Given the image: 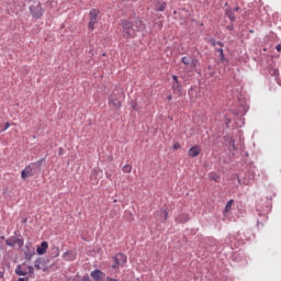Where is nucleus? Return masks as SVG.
I'll return each instance as SVG.
<instances>
[{
    "label": "nucleus",
    "mask_w": 281,
    "mask_h": 281,
    "mask_svg": "<svg viewBox=\"0 0 281 281\" xmlns=\"http://www.w3.org/2000/svg\"><path fill=\"white\" fill-rule=\"evenodd\" d=\"M121 25L123 27L122 34L124 38H135L137 32H144L146 30V25L142 20H135L134 22L122 20Z\"/></svg>",
    "instance_id": "obj_1"
},
{
    "label": "nucleus",
    "mask_w": 281,
    "mask_h": 281,
    "mask_svg": "<svg viewBox=\"0 0 281 281\" xmlns=\"http://www.w3.org/2000/svg\"><path fill=\"white\" fill-rule=\"evenodd\" d=\"M122 98H124V94L120 90H114L110 95L109 104L115 109H120L122 106Z\"/></svg>",
    "instance_id": "obj_2"
},
{
    "label": "nucleus",
    "mask_w": 281,
    "mask_h": 281,
    "mask_svg": "<svg viewBox=\"0 0 281 281\" xmlns=\"http://www.w3.org/2000/svg\"><path fill=\"white\" fill-rule=\"evenodd\" d=\"M30 12L33 19H41L43 16V7L40 4V2H34L30 7Z\"/></svg>",
    "instance_id": "obj_3"
},
{
    "label": "nucleus",
    "mask_w": 281,
    "mask_h": 281,
    "mask_svg": "<svg viewBox=\"0 0 281 281\" xmlns=\"http://www.w3.org/2000/svg\"><path fill=\"white\" fill-rule=\"evenodd\" d=\"M211 45H213V47H215L216 52H218L220 54V60L222 63H227V59L225 58V53H223V43L217 42L214 38L210 40Z\"/></svg>",
    "instance_id": "obj_4"
},
{
    "label": "nucleus",
    "mask_w": 281,
    "mask_h": 281,
    "mask_svg": "<svg viewBox=\"0 0 281 281\" xmlns=\"http://www.w3.org/2000/svg\"><path fill=\"white\" fill-rule=\"evenodd\" d=\"M126 255L124 254H116L113 257L114 265L112 266V269H120V267H124L126 265Z\"/></svg>",
    "instance_id": "obj_5"
},
{
    "label": "nucleus",
    "mask_w": 281,
    "mask_h": 281,
    "mask_svg": "<svg viewBox=\"0 0 281 281\" xmlns=\"http://www.w3.org/2000/svg\"><path fill=\"white\" fill-rule=\"evenodd\" d=\"M16 276H30L34 273V268L32 266H18L15 268Z\"/></svg>",
    "instance_id": "obj_6"
},
{
    "label": "nucleus",
    "mask_w": 281,
    "mask_h": 281,
    "mask_svg": "<svg viewBox=\"0 0 281 281\" xmlns=\"http://www.w3.org/2000/svg\"><path fill=\"white\" fill-rule=\"evenodd\" d=\"M89 14L90 21L88 27L93 31L95 29V23H98V14H100V11L98 9H91Z\"/></svg>",
    "instance_id": "obj_7"
},
{
    "label": "nucleus",
    "mask_w": 281,
    "mask_h": 281,
    "mask_svg": "<svg viewBox=\"0 0 281 281\" xmlns=\"http://www.w3.org/2000/svg\"><path fill=\"white\" fill-rule=\"evenodd\" d=\"M49 248V244L47 241H42L40 246H37L36 251L38 256H45L47 254V249Z\"/></svg>",
    "instance_id": "obj_8"
},
{
    "label": "nucleus",
    "mask_w": 281,
    "mask_h": 281,
    "mask_svg": "<svg viewBox=\"0 0 281 281\" xmlns=\"http://www.w3.org/2000/svg\"><path fill=\"white\" fill-rule=\"evenodd\" d=\"M201 155V146L194 145L188 150V157H199Z\"/></svg>",
    "instance_id": "obj_9"
},
{
    "label": "nucleus",
    "mask_w": 281,
    "mask_h": 281,
    "mask_svg": "<svg viewBox=\"0 0 281 281\" xmlns=\"http://www.w3.org/2000/svg\"><path fill=\"white\" fill-rule=\"evenodd\" d=\"M90 276L94 281H102L104 279V272H102V270H98V269L91 271Z\"/></svg>",
    "instance_id": "obj_10"
},
{
    "label": "nucleus",
    "mask_w": 281,
    "mask_h": 281,
    "mask_svg": "<svg viewBox=\"0 0 281 281\" xmlns=\"http://www.w3.org/2000/svg\"><path fill=\"white\" fill-rule=\"evenodd\" d=\"M24 256L26 260H32V256H34V248L32 246H25Z\"/></svg>",
    "instance_id": "obj_11"
},
{
    "label": "nucleus",
    "mask_w": 281,
    "mask_h": 281,
    "mask_svg": "<svg viewBox=\"0 0 281 281\" xmlns=\"http://www.w3.org/2000/svg\"><path fill=\"white\" fill-rule=\"evenodd\" d=\"M34 173H32V166L25 167L24 170L21 172L22 179H27V177H32Z\"/></svg>",
    "instance_id": "obj_12"
},
{
    "label": "nucleus",
    "mask_w": 281,
    "mask_h": 281,
    "mask_svg": "<svg viewBox=\"0 0 281 281\" xmlns=\"http://www.w3.org/2000/svg\"><path fill=\"white\" fill-rule=\"evenodd\" d=\"M64 260H67L68 262H71V260H76V252H74V251H66L64 254Z\"/></svg>",
    "instance_id": "obj_13"
},
{
    "label": "nucleus",
    "mask_w": 281,
    "mask_h": 281,
    "mask_svg": "<svg viewBox=\"0 0 281 281\" xmlns=\"http://www.w3.org/2000/svg\"><path fill=\"white\" fill-rule=\"evenodd\" d=\"M34 267L37 270H41L45 267V260L38 258L37 260L34 261Z\"/></svg>",
    "instance_id": "obj_14"
},
{
    "label": "nucleus",
    "mask_w": 281,
    "mask_h": 281,
    "mask_svg": "<svg viewBox=\"0 0 281 281\" xmlns=\"http://www.w3.org/2000/svg\"><path fill=\"white\" fill-rule=\"evenodd\" d=\"M155 10L157 12H164L166 10V2H157Z\"/></svg>",
    "instance_id": "obj_15"
},
{
    "label": "nucleus",
    "mask_w": 281,
    "mask_h": 281,
    "mask_svg": "<svg viewBox=\"0 0 281 281\" xmlns=\"http://www.w3.org/2000/svg\"><path fill=\"white\" fill-rule=\"evenodd\" d=\"M172 91L173 93H181V85L178 82L172 83Z\"/></svg>",
    "instance_id": "obj_16"
},
{
    "label": "nucleus",
    "mask_w": 281,
    "mask_h": 281,
    "mask_svg": "<svg viewBox=\"0 0 281 281\" xmlns=\"http://www.w3.org/2000/svg\"><path fill=\"white\" fill-rule=\"evenodd\" d=\"M226 16H228L229 21H236V15L232 9L226 10Z\"/></svg>",
    "instance_id": "obj_17"
},
{
    "label": "nucleus",
    "mask_w": 281,
    "mask_h": 281,
    "mask_svg": "<svg viewBox=\"0 0 281 281\" xmlns=\"http://www.w3.org/2000/svg\"><path fill=\"white\" fill-rule=\"evenodd\" d=\"M181 63H183L186 67H190V63H192V57H182Z\"/></svg>",
    "instance_id": "obj_18"
},
{
    "label": "nucleus",
    "mask_w": 281,
    "mask_h": 281,
    "mask_svg": "<svg viewBox=\"0 0 281 281\" xmlns=\"http://www.w3.org/2000/svg\"><path fill=\"white\" fill-rule=\"evenodd\" d=\"M232 205H234V200H229L225 206L224 212L227 214L228 212L232 211Z\"/></svg>",
    "instance_id": "obj_19"
},
{
    "label": "nucleus",
    "mask_w": 281,
    "mask_h": 281,
    "mask_svg": "<svg viewBox=\"0 0 281 281\" xmlns=\"http://www.w3.org/2000/svg\"><path fill=\"white\" fill-rule=\"evenodd\" d=\"M199 60L191 57V63L189 64L190 69H195Z\"/></svg>",
    "instance_id": "obj_20"
},
{
    "label": "nucleus",
    "mask_w": 281,
    "mask_h": 281,
    "mask_svg": "<svg viewBox=\"0 0 281 281\" xmlns=\"http://www.w3.org/2000/svg\"><path fill=\"white\" fill-rule=\"evenodd\" d=\"M10 128V123H5L4 126L0 125V133H5Z\"/></svg>",
    "instance_id": "obj_21"
},
{
    "label": "nucleus",
    "mask_w": 281,
    "mask_h": 281,
    "mask_svg": "<svg viewBox=\"0 0 281 281\" xmlns=\"http://www.w3.org/2000/svg\"><path fill=\"white\" fill-rule=\"evenodd\" d=\"M5 245H8V247H14V245H16V240L9 238L5 240Z\"/></svg>",
    "instance_id": "obj_22"
},
{
    "label": "nucleus",
    "mask_w": 281,
    "mask_h": 281,
    "mask_svg": "<svg viewBox=\"0 0 281 281\" xmlns=\"http://www.w3.org/2000/svg\"><path fill=\"white\" fill-rule=\"evenodd\" d=\"M160 216L164 218V221H168V211L167 210H161L160 211Z\"/></svg>",
    "instance_id": "obj_23"
},
{
    "label": "nucleus",
    "mask_w": 281,
    "mask_h": 281,
    "mask_svg": "<svg viewBox=\"0 0 281 281\" xmlns=\"http://www.w3.org/2000/svg\"><path fill=\"white\" fill-rule=\"evenodd\" d=\"M133 170V167L131 165H125L123 167V172H127V173H131Z\"/></svg>",
    "instance_id": "obj_24"
},
{
    "label": "nucleus",
    "mask_w": 281,
    "mask_h": 281,
    "mask_svg": "<svg viewBox=\"0 0 281 281\" xmlns=\"http://www.w3.org/2000/svg\"><path fill=\"white\" fill-rule=\"evenodd\" d=\"M211 179H212L213 181H216V183H218V181H221V176H218V175H213V176H211Z\"/></svg>",
    "instance_id": "obj_25"
},
{
    "label": "nucleus",
    "mask_w": 281,
    "mask_h": 281,
    "mask_svg": "<svg viewBox=\"0 0 281 281\" xmlns=\"http://www.w3.org/2000/svg\"><path fill=\"white\" fill-rule=\"evenodd\" d=\"M45 161V158H42V159H40L38 161H36L35 164H34V166H37L38 168H41L42 166H43V162Z\"/></svg>",
    "instance_id": "obj_26"
},
{
    "label": "nucleus",
    "mask_w": 281,
    "mask_h": 281,
    "mask_svg": "<svg viewBox=\"0 0 281 281\" xmlns=\"http://www.w3.org/2000/svg\"><path fill=\"white\" fill-rule=\"evenodd\" d=\"M179 148H181V144L175 143L173 144V150H179Z\"/></svg>",
    "instance_id": "obj_27"
},
{
    "label": "nucleus",
    "mask_w": 281,
    "mask_h": 281,
    "mask_svg": "<svg viewBox=\"0 0 281 281\" xmlns=\"http://www.w3.org/2000/svg\"><path fill=\"white\" fill-rule=\"evenodd\" d=\"M3 240H5V237H0V249H3Z\"/></svg>",
    "instance_id": "obj_28"
},
{
    "label": "nucleus",
    "mask_w": 281,
    "mask_h": 281,
    "mask_svg": "<svg viewBox=\"0 0 281 281\" xmlns=\"http://www.w3.org/2000/svg\"><path fill=\"white\" fill-rule=\"evenodd\" d=\"M172 80L173 82H179V78L176 75L172 76Z\"/></svg>",
    "instance_id": "obj_29"
},
{
    "label": "nucleus",
    "mask_w": 281,
    "mask_h": 281,
    "mask_svg": "<svg viewBox=\"0 0 281 281\" xmlns=\"http://www.w3.org/2000/svg\"><path fill=\"white\" fill-rule=\"evenodd\" d=\"M58 155H63V147L58 148Z\"/></svg>",
    "instance_id": "obj_30"
},
{
    "label": "nucleus",
    "mask_w": 281,
    "mask_h": 281,
    "mask_svg": "<svg viewBox=\"0 0 281 281\" xmlns=\"http://www.w3.org/2000/svg\"><path fill=\"white\" fill-rule=\"evenodd\" d=\"M277 52H281V44L277 45Z\"/></svg>",
    "instance_id": "obj_31"
},
{
    "label": "nucleus",
    "mask_w": 281,
    "mask_h": 281,
    "mask_svg": "<svg viewBox=\"0 0 281 281\" xmlns=\"http://www.w3.org/2000/svg\"><path fill=\"white\" fill-rule=\"evenodd\" d=\"M29 279L27 278H19L18 281H27Z\"/></svg>",
    "instance_id": "obj_32"
},
{
    "label": "nucleus",
    "mask_w": 281,
    "mask_h": 281,
    "mask_svg": "<svg viewBox=\"0 0 281 281\" xmlns=\"http://www.w3.org/2000/svg\"><path fill=\"white\" fill-rule=\"evenodd\" d=\"M167 100H168V101L172 100V94H169V95L167 97Z\"/></svg>",
    "instance_id": "obj_33"
},
{
    "label": "nucleus",
    "mask_w": 281,
    "mask_h": 281,
    "mask_svg": "<svg viewBox=\"0 0 281 281\" xmlns=\"http://www.w3.org/2000/svg\"><path fill=\"white\" fill-rule=\"evenodd\" d=\"M115 279L108 277L106 281H114Z\"/></svg>",
    "instance_id": "obj_34"
},
{
    "label": "nucleus",
    "mask_w": 281,
    "mask_h": 281,
    "mask_svg": "<svg viewBox=\"0 0 281 281\" xmlns=\"http://www.w3.org/2000/svg\"><path fill=\"white\" fill-rule=\"evenodd\" d=\"M239 10H240V8H238V7H236V8L234 9L235 12H238Z\"/></svg>",
    "instance_id": "obj_35"
},
{
    "label": "nucleus",
    "mask_w": 281,
    "mask_h": 281,
    "mask_svg": "<svg viewBox=\"0 0 281 281\" xmlns=\"http://www.w3.org/2000/svg\"><path fill=\"white\" fill-rule=\"evenodd\" d=\"M157 25H158V27H159V30H161V22H159V23H157Z\"/></svg>",
    "instance_id": "obj_36"
},
{
    "label": "nucleus",
    "mask_w": 281,
    "mask_h": 281,
    "mask_svg": "<svg viewBox=\"0 0 281 281\" xmlns=\"http://www.w3.org/2000/svg\"><path fill=\"white\" fill-rule=\"evenodd\" d=\"M209 71H213L214 68H212V66L207 67Z\"/></svg>",
    "instance_id": "obj_37"
},
{
    "label": "nucleus",
    "mask_w": 281,
    "mask_h": 281,
    "mask_svg": "<svg viewBox=\"0 0 281 281\" xmlns=\"http://www.w3.org/2000/svg\"><path fill=\"white\" fill-rule=\"evenodd\" d=\"M4 273L3 271H0V278H3Z\"/></svg>",
    "instance_id": "obj_38"
},
{
    "label": "nucleus",
    "mask_w": 281,
    "mask_h": 281,
    "mask_svg": "<svg viewBox=\"0 0 281 281\" xmlns=\"http://www.w3.org/2000/svg\"><path fill=\"white\" fill-rule=\"evenodd\" d=\"M55 251H56L55 256H58V251H59L58 248H55Z\"/></svg>",
    "instance_id": "obj_39"
},
{
    "label": "nucleus",
    "mask_w": 281,
    "mask_h": 281,
    "mask_svg": "<svg viewBox=\"0 0 281 281\" xmlns=\"http://www.w3.org/2000/svg\"><path fill=\"white\" fill-rule=\"evenodd\" d=\"M207 78H212V72L207 76Z\"/></svg>",
    "instance_id": "obj_40"
},
{
    "label": "nucleus",
    "mask_w": 281,
    "mask_h": 281,
    "mask_svg": "<svg viewBox=\"0 0 281 281\" xmlns=\"http://www.w3.org/2000/svg\"><path fill=\"white\" fill-rule=\"evenodd\" d=\"M133 109H137L135 105H133Z\"/></svg>",
    "instance_id": "obj_41"
},
{
    "label": "nucleus",
    "mask_w": 281,
    "mask_h": 281,
    "mask_svg": "<svg viewBox=\"0 0 281 281\" xmlns=\"http://www.w3.org/2000/svg\"><path fill=\"white\" fill-rule=\"evenodd\" d=\"M75 281H78V280L75 279Z\"/></svg>",
    "instance_id": "obj_42"
}]
</instances>
